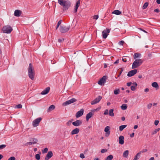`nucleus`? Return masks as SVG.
<instances>
[{
	"instance_id": "1",
	"label": "nucleus",
	"mask_w": 160,
	"mask_h": 160,
	"mask_svg": "<svg viewBox=\"0 0 160 160\" xmlns=\"http://www.w3.org/2000/svg\"><path fill=\"white\" fill-rule=\"evenodd\" d=\"M28 71L29 78L32 80H33L35 78V72L34 67L31 63L29 64Z\"/></svg>"
},
{
	"instance_id": "2",
	"label": "nucleus",
	"mask_w": 160,
	"mask_h": 160,
	"mask_svg": "<svg viewBox=\"0 0 160 160\" xmlns=\"http://www.w3.org/2000/svg\"><path fill=\"white\" fill-rule=\"evenodd\" d=\"M58 3L62 6L64 10H66L70 7L71 3L68 1L58 0Z\"/></svg>"
},
{
	"instance_id": "3",
	"label": "nucleus",
	"mask_w": 160,
	"mask_h": 160,
	"mask_svg": "<svg viewBox=\"0 0 160 160\" xmlns=\"http://www.w3.org/2000/svg\"><path fill=\"white\" fill-rule=\"evenodd\" d=\"M143 61L142 59H136L132 63V68L134 69L139 67L142 63Z\"/></svg>"
},
{
	"instance_id": "4",
	"label": "nucleus",
	"mask_w": 160,
	"mask_h": 160,
	"mask_svg": "<svg viewBox=\"0 0 160 160\" xmlns=\"http://www.w3.org/2000/svg\"><path fill=\"white\" fill-rule=\"evenodd\" d=\"M12 30V27L9 25L5 26L2 29L3 32L6 33H10Z\"/></svg>"
},
{
	"instance_id": "5",
	"label": "nucleus",
	"mask_w": 160,
	"mask_h": 160,
	"mask_svg": "<svg viewBox=\"0 0 160 160\" xmlns=\"http://www.w3.org/2000/svg\"><path fill=\"white\" fill-rule=\"evenodd\" d=\"M60 32L62 33H65L67 32L69 29V27L61 26L59 28Z\"/></svg>"
},
{
	"instance_id": "6",
	"label": "nucleus",
	"mask_w": 160,
	"mask_h": 160,
	"mask_svg": "<svg viewBox=\"0 0 160 160\" xmlns=\"http://www.w3.org/2000/svg\"><path fill=\"white\" fill-rule=\"evenodd\" d=\"M77 101V100L75 98H72V99L68 101H66L62 103V105L66 106L70 104L73 103Z\"/></svg>"
},
{
	"instance_id": "7",
	"label": "nucleus",
	"mask_w": 160,
	"mask_h": 160,
	"mask_svg": "<svg viewBox=\"0 0 160 160\" xmlns=\"http://www.w3.org/2000/svg\"><path fill=\"white\" fill-rule=\"evenodd\" d=\"M98 110V109H94V110H91V112L88 113V114H87L86 116V120H88L89 118H90L94 114V112L95 111H97Z\"/></svg>"
},
{
	"instance_id": "8",
	"label": "nucleus",
	"mask_w": 160,
	"mask_h": 160,
	"mask_svg": "<svg viewBox=\"0 0 160 160\" xmlns=\"http://www.w3.org/2000/svg\"><path fill=\"white\" fill-rule=\"evenodd\" d=\"M102 98V97L100 96H98L97 98H96L94 100L91 102V105H94L99 102Z\"/></svg>"
},
{
	"instance_id": "9",
	"label": "nucleus",
	"mask_w": 160,
	"mask_h": 160,
	"mask_svg": "<svg viewBox=\"0 0 160 160\" xmlns=\"http://www.w3.org/2000/svg\"><path fill=\"white\" fill-rule=\"evenodd\" d=\"M110 29H107L106 30H104L102 32V37L104 38H106L108 36V34L110 32Z\"/></svg>"
},
{
	"instance_id": "10",
	"label": "nucleus",
	"mask_w": 160,
	"mask_h": 160,
	"mask_svg": "<svg viewBox=\"0 0 160 160\" xmlns=\"http://www.w3.org/2000/svg\"><path fill=\"white\" fill-rule=\"evenodd\" d=\"M106 76H103L98 81V84L101 85H102V84L104 85L106 82Z\"/></svg>"
},
{
	"instance_id": "11",
	"label": "nucleus",
	"mask_w": 160,
	"mask_h": 160,
	"mask_svg": "<svg viewBox=\"0 0 160 160\" xmlns=\"http://www.w3.org/2000/svg\"><path fill=\"white\" fill-rule=\"evenodd\" d=\"M137 72V69H134L133 70H132L129 72L128 74V77H131L133 76Z\"/></svg>"
},
{
	"instance_id": "12",
	"label": "nucleus",
	"mask_w": 160,
	"mask_h": 160,
	"mask_svg": "<svg viewBox=\"0 0 160 160\" xmlns=\"http://www.w3.org/2000/svg\"><path fill=\"white\" fill-rule=\"evenodd\" d=\"M110 127L108 126H107L105 127L104 129V131L106 132L105 136L106 137H108L109 135L110 132Z\"/></svg>"
},
{
	"instance_id": "13",
	"label": "nucleus",
	"mask_w": 160,
	"mask_h": 160,
	"mask_svg": "<svg viewBox=\"0 0 160 160\" xmlns=\"http://www.w3.org/2000/svg\"><path fill=\"white\" fill-rule=\"evenodd\" d=\"M53 156V153L51 151H49L46 156L45 160H48Z\"/></svg>"
},
{
	"instance_id": "14",
	"label": "nucleus",
	"mask_w": 160,
	"mask_h": 160,
	"mask_svg": "<svg viewBox=\"0 0 160 160\" xmlns=\"http://www.w3.org/2000/svg\"><path fill=\"white\" fill-rule=\"evenodd\" d=\"M83 109H81L80 111L78 112L76 114V116L77 118H78L82 115L83 113Z\"/></svg>"
},
{
	"instance_id": "15",
	"label": "nucleus",
	"mask_w": 160,
	"mask_h": 160,
	"mask_svg": "<svg viewBox=\"0 0 160 160\" xmlns=\"http://www.w3.org/2000/svg\"><path fill=\"white\" fill-rule=\"evenodd\" d=\"M82 123V121H75V122H73L72 124L75 126H78L81 125Z\"/></svg>"
},
{
	"instance_id": "16",
	"label": "nucleus",
	"mask_w": 160,
	"mask_h": 160,
	"mask_svg": "<svg viewBox=\"0 0 160 160\" xmlns=\"http://www.w3.org/2000/svg\"><path fill=\"white\" fill-rule=\"evenodd\" d=\"M22 12L19 10H16L14 11V15L16 17H19L22 14Z\"/></svg>"
},
{
	"instance_id": "17",
	"label": "nucleus",
	"mask_w": 160,
	"mask_h": 160,
	"mask_svg": "<svg viewBox=\"0 0 160 160\" xmlns=\"http://www.w3.org/2000/svg\"><path fill=\"white\" fill-rule=\"evenodd\" d=\"M124 137L123 136L121 135L119 138V142L120 144L122 145L124 143Z\"/></svg>"
},
{
	"instance_id": "18",
	"label": "nucleus",
	"mask_w": 160,
	"mask_h": 160,
	"mask_svg": "<svg viewBox=\"0 0 160 160\" xmlns=\"http://www.w3.org/2000/svg\"><path fill=\"white\" fill-rule=\"evenodd\" d=\"M50 88L49 87H47L42 92L41 94L42 95H45L47 94L50 91Z\"/></svg>"
},
{
	"instance_id": "19",
	"label": "nucleus",
	"mask_w": 160,
	"mask_h": 160,
	"mask_svg": "<svg viewBox=\"0 0 160 160\" xmlns=\"http://www.w3.org/2000/svg\"><path fill=\"white\" fill-rule=\"evenodd\" d=\"M80 4V0H78L76 2V5L75 6V8L74 10V12L76 13L79 7Z\"/></svg>"
},
{
	"instance_id": "20",
	"label": "nucleus",
	"mask_w": 160,
	"mask_h": 160,
	"mask_svg": "<svg viewBox=\"0 0 160 160\" xmlns=\"http://www.w3.org/2000/svg\"><path fill=\"white\" fill-rule=\"evenodd\" d=\"M132 85L131 86V89L132 91H134L135 90L136 87H137L138 85L136 82L133 83Z\"/></svg>"
},
{
	"instance_id": "21",
	"label": "nucleus",
	"mask_w": 160,
	"mask_h": 160,
	"mask_svg": "<svg viewBox=\"0 0 160 160\" xmlns=\"http://www.w3.org/2000/svg\"><path fill=\"white\" fill-rule=\"evenodd\" d=\"M41 121H33L32 125L34 127H36L39 125Z\"/></svg>"
},
{
	"instance_id": "22",
	"label": "nucleus",
	"mask_w": 160,
	"mask_h": 160,
	"mask_svg": "<svg viewBox=\"0 0 160 160\" xmlns=\"http://www.w3.org/2000/svg\"><path fill=\"white\" fill-rule=\"evenodd\" d=\"M79 131V130L78 128H76L75 129L73 130L71 132V134L74 135L78 133Z\"/></svg>"
},
{
	"instance_id": "23",
	"label": "nucleus",
	"mask_w": 160,
	"mask_h": 160,
	"mask_svg": "<svg viewBox=\"0 0 160 160\" xmlns=\"http://www.w3.org/2000/svg\"><path fill=\"white\" fill-rule=\"evenodd\" d=\"M35 140H34V142H31V140H30V142H28L26 143L25 144L26 145H32V144H34L37 143L38 140L37 139H34Z\"/></svg>"
},
{
	"instance_id": "24",
	"label": "nucleus",
	"mask_w": 160,
	"mask_h": 160,
	"mask_svg": "<svg viewBox=\"0 0 160 160\" xmlns=\"http://www.w3.org/2000/svg\"><path fill=\"white\" fill-rule=\"evenodd\" d=\"M141 153V152H140L136 154L135 156L134 157V158L133 160H138L140 157V154Z\"/></svg>"
},
{
	"instance_id": "25",
	"label": "nucleus",
	"mask_w": 160,
	"mask_h": 160,
	"mask_svg": "<svg viewBox=\"0 0 160 160\" xmlns=\"http://www.w3.org/2000/svg\"><path fill=\"white\" fill-rule=\"evenodd\" d=\"M55 108V106L53 105H51L50 106V107L48 108V112H49L54 109Z\"/></svg>"
},
{
	"instance_id": "26",
	"label": "nucleus",
	"mask_w": 160,
	"mask_h": 160,
	"mask_svg": "<svg viewBox=\"0 0 160 160\" xmlns=\"http://www.w3.org/2000/svg\"><path fill=\"white\" fill-rule=\"evenodd\" d=\"M129 154V151L127 150L124 151L123 154V156L124 158H127L128 157Z\"/></svg>"
},
{
	"instance_id": "27",
	"label": "nucleus",
	"mask_w": 160,
	"mask_h": 160,
	"mask_svg": "<svg viewBox=\"0 0 160 160\" xmlns=\"http://www.w3.org/2000/svg\"><path fill=\"white\" fill-rule=\"evenodd\" d=\"M121 13V12L118 10H115L112 12V13L119 15H120Z\"/></svg>"
},
{
	"instance_id": "28",
	"label": "nucleus",
	"mask_w": 160,
	"mask_h": 160,
	"mask_svg": "<svg viewBox=\"0 0 160 160\" xmlns=\"http://www.w3.org/2000/svg\"><path fill=\"white\" fill-rule=\"evenodd\" d=\"M128 107V106L126 104H123L121 106V109L123 110H126Z\"/></svg>"
},
{
	"instance_id": "29",
	"label": "nucleus",
	"mask_w": 160,
	"mask_h": 160,
	"mask_svg": "<svg viewBox=\"0 0 160 160\" xmlns=\"http://www.w3.org/2000/svg\"><path fill=\"white\" fill-rule=\"evenodd\" d=\"M127 125H121L119 126V129L120 131H122V130L125 128Z\"/></svg>"
},
{
	"instance_id": "30",
	"label": "nucleus",
	"mask_w": 160,
	"mask_h": 160,
	"mask_svg": "<svg viewBox=\"0 0 160 160\" xmlns=\"http://www.w3.org/2000/svg\"><path fill=\"white\" fill-rule=\"evenodd\" d=\"M113 109H111L109 110V114L110 116H114V114L113 112Z\"/></svg>"
},
{
	"instance_id": "31",
	"label": "nucleus",
	"mask_w": 160,
	"mask_h": 160,
	"mask_svg": "<svg viewBox=\"0 0 160 160\" xmlns=\"http://www.w3.org/2000/svg\"><path fill=\"white\" fill-rule=\"evenodd\" d=\"M141 55L140 53H135L134 54V58L135 59L136 58H138L141 56Z\"/></svg>"
},
{
	"instance_id": "32",
	"label": "nucleus",
	"mask_w": 160,
	"mask_h": 160,
	"mask_svg": "<svg viewBox=\"0 0 160 160\" xmlns=\"http://www.w3.org/2000/svg\"><path fill=\"white\" fill-rule=\"evenodd\" d=\"M113 158V156L112 155H110L108 156L105 159V160H112Z\"/></svg>"
},
{
	"instance_id": "33",
	"label": "nucleus",
	"mask_w": 160,
	"mask_h": 160,
	"mask_svg": "<svg viewBox=\"0 0 160 160\" xmlns=\"http://www.w3.org/2000/svg\"><path fill=\"white\" fill-rule=\"evenodd\" d=\"M152 87L156 88L158 87V85L157 82H153L152 84Z\"/></svg>"
},
{
	"instance_id": "34",
	"label": "nucleus",
	"mask_w": 160,
	"mask_h": 160,
	"mask_svg": "<svg viewBox=\"0 0 160 160\" xmlns=\"http://www.w3.org/2000/svg\"><path fill=\"white\" fill-rule=\"evenodd\" d=\"M120 90L119 89H115L114 91V93L115 95H117L120 93Z\"/></svg>"
},
{
	"instance_id": "35",
	"label": "nucleus",
	"mask_w": 160,
	"mask_h": 160,
	"mask_svg": "<svg viewBox=\"0 0 160 160\" xmlns=\"http://www.w3.org/2000/svg\"><path fill=\"white\" fill-rule=\"evenodd\" d=\"M160 130V128H158L154 130V131L152 132V135H154L157 133Z\"/></svg>"
},
{
	"instance_id": "36",
	"label": "nucleus",
	"mask_w": 160,
	"mask_h": 160,
	"mask_svg": "<svg viewBox=\"0 0 160 160\" xmlns=\"http://www.w3.org/2000/svg\"><path fill=\"white\" fill-rule=\"evenodd\" d=\"M148 2H145V3H144V5H143L142 6V8L143 9L146 8L148 6Z\"/></svg>"
},
{
	"instance_id": "37",
	"label": "nucleus",
	"mask_w": 160,
	"mask_h": 160,
	"mask_svg": "<svg viewBox=\"0 0 160 160\" xmlns=\"http://www.w3.org/2000/svg\"><path fill=\"white\" fill-rule=\"evenodd\" d=\"M35 158L37 160H39L40 158V155L38 154H37L35 155Z\"/></svg>"
},
{
	"instance_id": "38",
	"label": "nucleus",
	"mask_w": 160,
	"mask_h": 160,
	"mask_svg": "<svg viewBox=\"0 0 160 160\" xmlns=\"http://www.w3.org/2000/svg\"><path fill=\"white\" fill-rule=\"evenodd\" d=\"M62 20H59L58 22L57 25V27L56 28V29L57 30L58 28L59 27L60 25L61 24L62 22Z\"/></svg>"
},
{
	"instance_id": "39",
	"label": "nucleus",
	"mask_w": 160,
	"mask_h": 160,
	"mask_svg": "<svg viewBox=\"0 0 160 160\" xmlns=\"http://www.w3.org/2000/svg\"><path fill=\"white\" fill-rule=\"evenodd\" d=\"M6 146L5 144H2L0 145V150H2L6 147Z\"/></svg>"
},
{
	"instance_id": "40",
	"label": "nucleus",
	"mask_w": 160,
	"mask_h": 160,
	"mask_svg": "<svg viewBox=\"0 0 160 160\" xmlns=\"http://www.w3.org/2000/svg\"><path fill=\"white\" fill-rule=\"evenodd\" d=\"M22 106L21 104H18V105H16L15 106L16 108H22Z\"/></svg>"
},
{
	"instance_id": "41",
	"label": "nucleus",
	"mask_w": 160,
	"mask_h": 160,
	"mask_svg": "<svg viewBox=\"0 0 160 160\" xmlns=\"http://www.w3.org/2000/svg\"><path fill=\"white\" fill-rule=\"evenodd\" d=\"M126 58H127L126 57H123L122 58V61L125 62H126L127 61V59Z\"/></svg>"
},
{
	"instance_id": "42",
	"label": "nucleus",
	"mask_w": 160,
	"mask_h": 160,
	"mask_svg": "<svg viewBox=\"0 0 160 160\" xmlns=\"http://www.w3.org/2000/svg\"><path fill=\"white\" fill-rule=\"evenodd\" d=\"M48 148H45L44 149L42 150V153H46L47 152Z\"/></svg>"
},
{
	"instance_id": "43",
	"label": "nucleus",
	"mask_w": 160,
	"mask_h": 160,
	"mask_svg": "<svg viewBox=\"0 0 160 160\" xmlns=\"http://www.w3.org/2000/svg\"><path fill=\"white\" fill-rule=\"evenodd\" d=\"M68 134V131L67 130H65L64 132V137L67 136V135Z\"/></svg>"
},
{
	"instance_id": "44",
	"label": "nucleus",
	"mask_w": 160,
	"mask_h": 160,
	"mask_svg": "<svg viewBox=\"0 0 160 160\" xmlns=\"http://www.w3.org/2000/svg\"><path fill=\"white\" fill-rule=\"evenodd\" d=\"M107 151V149H101V153H104Z\"/></svg>"
},
{
	"instance_id": "45",
	"label": "nucleus",
	"mask_w": 160,
	"mask_h": 160,
	"mask_svg": "<svg viewBox=\"0 0 160 160\" xmlns=\"http://www.w3.org/2000/svg\"><path fill=\"white\" fill-rule=\"evenodd\" d=\"M152 103H150L147 106L148 108V109H150L152 107Z\"/></svg>"
},
{
	"instance_id": "46",
	"label": "nucleus",
	"mask_w": 160,
	"mask_h": 160,
	"mask_svg": "<svg viewBox=\"0 0 160 160\" xmlns=\"http://www.w3.org/2000/svg\"><path fill=\"white\" fill-rule=\"evenodd\" d=\"M15 158L14 157H11L8 159V160H15Z\"/></svg>"
},
{
	"instance_id": "47",
	"label": "nucleus",
	"mask_w": 160,
	"mask_h": 160,
	"mask_svg": "<svg viewBox=\"0 0 160 160\" xmlns=\"http://www.w3.org/2000/svg\"><path fill=\"white\" fill-rule=\"evenodd\" d=\"M120 69H121V71L119 74L118 75V77H119L120 76V75H121V73H122V72H123V68H120Z\"/></svg>"
},
{
	"instance_id": "48",
	"label": "nucleus",
	"mask_w": 160,
	"mask_h": 160,
	"mask_svg": "<svg viewBox=\"0 0 160 160\" xmlns=\"http://www.w3.org/2000/svg\"><path fill=\"white\" fill-rule=\"evenodd\" d=\"M80 157L82 158H85V156L83 153H81L80 154Z\"/></svg>"
},
{
	"instance_id": "49",
	"label": "nucleus",
	"mask_w": 160,
	"mask_h": 160,
	"mask_svg": "<svg viewBox=\"0 0 160 160\" xmlns=\"http://www.w3.org/2000/svg\"><path fill=\"white\" fill-rule=\"evenodd\" d=\"M124 43V41H120L119 43V44L120 45H122Z\"/></svg>"
},
{
	"instance_id": "50",
	"label": "nucleus",
	"mask_w": 160,
	"mask_h": 160,
	"mask_svg": "<svg viewBox=\"0 0 160 160\" xmlns=\"http://www.w3.org/2000/svg\"><path fill=\"white\" fill-rule=\"evenodd\" d=\"M108 109H106V110H105L104 111V115H107V114H108Z\"/></svg>"
},
{
	"instance_id": "51",
	"label": "nucleus",
	"mask_w": 160,
	"mask_h": 160,
	"mask_svg": "<svg viewBox=\"0 0 160 160\" xmlns=\"http://www.w3.org/2000/svg\"><path fill=\"white\" fill-rule=\"evenodd\" d=\"M63 40H64L63 38H62V39L59 38V39H58V42H63Z\"/></svg>"
},
{
	"instance_id": "52",
	"label": "nucleus",
	"mask_w": 160,
	"mask_h": 160,
	"mask_svg": "<svg viewBox=\"0 0 160 160\" xmlns=\"http://www.w3.org/2000/svg\"><path fill=\"white\" fill-rule=\"evenodd\" d=\"M159 122V121H155L154 122V124L156 125H157Z\"/></svg>"
},
{
	"instance_id": "53",
	"label": "nucleus",
	"mask_w": 160,
	"mask_h": 160,
	"mask_svg": "<svg viewBox=\"0 0 160 160\" xmlns=\"http://www.w3.org/2000/svg\"><path fill=\"white\" fill-rule=\"evenodd\" d=\"M132 84V82H129L127 83V85L129 87Z\"/></svg>"
},
{
	"instance_id": "54",
	"label": "nucleus",
	"mask_w": 160,
	"mask_h": 160,
	"mask_svg": "<svg viewBox=\"0 0 160 160\" xmlns=\"http://www.w3.org/2000/svg\"><path fill=\"white\" fill-rule=\"evenodd\" d=\"M119 59H117L114 62V64H118V63H119Z\"/></svg>"
},
{
	"instance_id": "55",
	"label": "nucleus",
	"mask_w": 160,
	"mask_h": 160,
	"mask_svg": "<svg viewBox=\"0 0 160 160\" xmlns=\"http://www.w3.org/2000/svg\"><path fill=\"white\" fill-rule=\"evenodd\" d=\"M93 18L96 19H97L98 18V15H95L93 16Z\"/></svg>"
},
{
	"instance_id": "56",
	"label": "nucleus",
	"mask_w": 160,
	"mask_h": 160,
	"mask_svg": "<svg viewBox=\"0 0 160 160\" xmlns=\"http://www.w3.org/2000/svg\"><path fill=\"white\" fill-rule=\"evenodd\" d=\"M154 11L155 12H159L160 11L159 9L157 8L154 10Z\"/></svg>"
},
{
	"instance_id": "57",
	"label": "nucleus",
	"mask_w": 160,
	"mask_h": 160,
	"mask_svg": "<svg viewBox=\"0 0 160 160\" xmlns=\"http://www.w3.org/2000/svg\"><path fill=\"white\" fill-rule=\"evenodd\" d=\"M149 91V89L148 88H145V89H144V92H148V91Z\"/></svg>"
},
{
	"instance_id": "58",
	"label": "nucleus",
	"mask_w": 160,
	"mask_h": 160,
	"mask_svg": "<svg viewBox=\"0 0 160 160\" xmlns=\"http://www.w3.org/2000/svg\"><path fill=\"white\" fill-rule=\"evenodd\" d=\"M134 133L133 132L130 134V136L132 138V137H134Z\"/></svg>"
},
{
	"instance_id": "59",
	"label": "nucleus",
	"mask_w": 160,
	"mask_h": 160,
	"mask_svg": "<svg viewBox=\"0 0 160 160\" xmlns=\"http://www.w3.org/2000/svg\"><path fill=\"white\" fill-rule=\"evenodd\" d=\"M147 151V149H143L142 151H141V152H146Z\"/></svg>"
},
{
	"instance_id": "60",
	"label": "nucleus",
	"mask_w": 160,
	"mask_h": 160,
	"mask_svg": "<svg viewBox=\"0 0 160 160\" xmlns=\"http://www.w3.org/2000/svg\"><path fill=\"white\" fill-rule=\"evenodd\" d=\"M138 128V126L137 125H135L134 127V129H136Z\"/></svg>"
},
{
	"instance_id": "61",
	"label": "nucleus",
	"mask_w": 160,
	"mask_h": 160,
	"mask_svg": "<svg viewBox=\"0 0 160 160\" xmlns=\"http://www.w3.org/2000/svg\"><path fill=\"white\" fill-rule=\"evenodd\" d=\"M42 118L40 117V118H36L35 120H42Z\"/></svg>"
},
{
	"instance_id": "62",
	"label": "nucleus",
	"mask_w": 160,
	"mask_h": 160,
	"mask_svg": "<svg viewBox=\"0 0 160 160\" xmlns=\"http://www.w3.org/2000/svg\"><path fill=\"white\" fill-rule=\"evenodd\" d=\"M157 3L158 4H160V0H157Z\"/></svg>"
},
{
	"instance_id": "63",
	"label": "nucleus",
	"mask_w": 160,
	"mask_h": 160,
	"mask_svg": "<svg viewBox=\"0 0 160 160\" xmlns=\"http://www.w3.org/2000/svg\"><path fill=\"white\" fill-rule=\"evenodd\" d=\"M149 160H154V157H152L149 159Z\"/></svg>"
},
{
	"instance_id": "64",
	"label": "nucleus",
	"mask_w": 160,
	"mask_h": 160,
	"mask_svg": "<svg viewBox=\"0 0 160 160\" xmlns=\"http://www.w3.org/2000/svg\"><path fill=\"white\" fill-rule=\"evenodd\" d=\"M104 68H106L107 67V65L106 64L104 63Z\"/></svg>"
}]
</instances>
